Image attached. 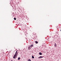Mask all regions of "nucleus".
Segmentation results:
<instances>
[{
    "mask_svg": "<svg viewBox=\"0 0 61 61\" xmlns=\"http://www.w3.org/2000/svg\"><path fill=\"white\" fill-rule=\"evenodd\" d=\"M17 55H17V54H16L15 53L13 57V58H15V57H16V56H17Z\"/></svg>",
    "mask_w": 61,
    "mask_h": 61,
    "instance_id": "nucleus-1",
    "label": "nucleus"
},
{
    "mask_svg": "<svg viewBox=\"0 0 61 61\" xmlns=\"http://www.w3.org/2000/svg\"><path fill=\"white\" fill-rule=\"evenodd\" d=\"M17 51H18V50H17L16 52L15 53V54H17V55H18V52H17Z\"/></svg>",
    "mask_w": 61,
    "mask_h": 61,
    "instance_id": "nucleus-2",
    "label": "nucleus"
},
{
    "mask_svg": "<svg viewBox=\"0 0 61 61\" xmlns=\"http://www.w3.org/2000/svg\"><path fill=\"white\" fill-rule=\"evenodd\" d=\"M54 44V46L55 47H56V43H55Z\"/></svg>",
    "mask_w": 61,
    "mask_h": 61,
    "instance_id": "nucleus-3",
    "label": "nucleus"
},
{
    "mask_svg": "<svg viewBox=\"0 0 61 61\" xmlns=\"http://www.w3.org/2000/svg\"><path fill=\"white\" fill-rule=\"evenodd\" d=\"M43 57H42V56H40L39 57H38V58H43Z\"/></svg>",
    "mask_w": 61,
    "mask_h": 61,
    "instance_id": "nucleus-4",
    "label": "nucleus"
},
{
    "mask_svg": "<svg viewBox=\"0 0 61 61\" xmlns=\"http://www.w3.org/2000/svg\"><path fill=\"white\" fill-rule=\"evenodd\" d=\"M39 54L40 55H42V53L41 52H40L39 53Z\"/></svg>",
    "mask_w": 61,
    "mask_h": 61,
    "instance_id": "nucleus-5",
    "label": "nucleus"
},
{
    "mask_svg": "<svg viewBox=\"0 0 61 61\" xmlns=\"http://www.w3.org/2000/svg\"><path fill=\"white\" fill-rule=\"evenodd\" d=\"M35 42L36 44H38V42H37L36 41H35Z\"/></svg>",
    "mask_w": 61,
    "mask_h": 61,
    "instance_id": "nucleus-6",
    "label": "nucleus"
},
{
    "mask_svg": "<svg viewBox=\"0 0 61 61\" xmlns=\"http://www.w3.org/2000/svg\"><path fill=\"white\" fill-rule=\"evenodd\" d=\"M34 46V45H32L30 46V47H32V46Z\"/></svg>",
    "mask_w": 61,
    "mask_h": 61,
    "instance_id": "nucleus-7",
    "label": "nucleus"
},
{
    "mask_svg": "<svg viewBox=\"0 0 61 61\" xmlns=\"http://www.w3.org/2000/svg\"><path fill=\"white\" fill-rule=\"evenodd\" d=\"M30 46H29L28 47V49H29V50H30Z\"/></svg>",
    "mask_w": 61,
    "mask_h": 61,
    "instance_id": "nucleus-8",
    "label": "nucleus"
},
{
    "mask_svg": "<svg viewBox=\"0 0 61 61\" xmlns=\"http://www.w3.org/2000/svg\"><path fill=\"white\" fill-rule=\"evenodd\" d=\"M20 57H19L18 58V60H20Z\"/></svg>",
    "mask_w": 61,
    "mask_h": 61,
    "instance_id": "nucleus-9",
    "label": "nucleus"
},
{
    "mask_svg": "<svg viewBox=\"0 0 61 61\" xmlns=\"http://www.w3.org/2000/svg\"><path fill=\"white\" fill-rule=\"evenodd\" d=\"M32 58H34V57L33 56H32Z\"/></svg>",
    "mask_w": 61,
    "mask_h": 61,
    "instance_id": "nucleus-10",
    "label": "nucleus"
},
{
    "mask_svg": "<svg viewBox=\"0 0 61 61\" xmlns=\"http://www.w3.org/2000/svg\"><path fill=\"white\" fill-rule=\"evenodd\" d=\"M28 61H31V60H30V59H29L28 60Z\"/></svg>",
    "mask_w": 61,
    "mask_h": 61,
    "instance_id": "nucleus-11",
    "label": "nucleus"
},
{
    "mask_svg": "<svg viewBox=\"0 0 61 61\" xmlns=\"http://www.w3.org/2000/svg\"><path fill=\"white\" fill-rule=\"evenodd\" d=\"M14 20H16V18H14Z\"/></svg>",
    "mask_w": 61,
    "mask_h": 61,
    "instance_id": "nucleus-12",
    "label": "nucleus"
}]
</instances>
